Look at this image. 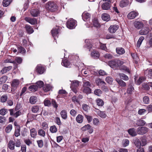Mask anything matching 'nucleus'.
I'll return each mask as SVG.
<instances>
[{
  "label": "nucleus",
  "instance_id": "f257e3e1",
  "mask_svg": "<svg viewBox=\"0 0 152 152\" xmlns=\"http://www.w3.org/2000/svg\"><path fill=\"white\" fill-rule=\"evenodd\" d=\"M46 8L49 11L54 12L57 9V5L53 2L49 1L45 5Z\"/></svg>",
  "mask_w": 152,
  "mask_h": 152
},
{
  "label": "nucleus",
  "instance_id": "f03ea898",
  "mask_svg": "<svg viewBox=\"0 0 152 152\" xmlns=\"http://www.w3.org/2000/svg\"><path fill=\"white\" fill-rule=\"evenodd\" d=\"M76 25V21L72 18L69 19L66 23V26L68 28L70 29L74 28Z\"/></svg>",
  "mask_w": 152,
  "mask_h": 152
},
{
  "label": "nucleus",
  "instance_id": "7ed1b4c3",
  "mask_svg": "<svg viewBox=\"0 0 152 152\" xmlns=\"http://www.w3.org/2000/svg\"><path fill=\"white\" fill-rule=\"evenodd\" d=\"M91 83L88 81L84 82L83 92L87 94L90 93L91 90L90 87H91Z\"/></svg>",
  "mask_w": 152,
  "mask_h": 152
},
{
  "label": "nucleus",
  "instance_id": "20e7f679",
  "mask_svg": "<svg viewBox=\"0 0 152 152\" xmlns=\"http://www.w3.org/2000/svg\"><path fill=\"white\" fill-rule=\"evenodd\" d=\"M79 85V82L78 81L74 80L72 81L70 88L75 93L77 92V88Z\"/></svg>",
  "mask_w": 152,
  "mask_h": 152
},
{
  "label": "nucleus",
  "instance_id": "39448f33",
  "mask_svg": "<svg viewBox=\"0 0 152 152\" xmlns=\"http://www.w3.org/2000/svg\"><path fill=\"white\" fill-rule=\"evenodd\" d=\"M148 131V129L146 127L142 126L138 127L137 130V134L143 135L147 133Z\"/></svg>",
  "mask_w": 152,
  "mask_h": 152
},
{
  "label": "nucleus",
  "instance_id": "423d86ee",
  "mask_svg": "<svg viewBox=\"0 0 152 152\" xmlns=\"http://www.w3.org/2000/svg\"><path fill=\"white\" fill-rule=\"evenodd\" d=\"M134 27L137 29H140L144 26V23L142 21L136 20L133 23Z\"/></svg>",
  "mask_w": 152,
  "mask_h": 152
},
{
  "label": "nucleus",
  "instance_id": "0eeeda50",
  "mask_svg": "<svg viewBox=\"0 0 152 152\" xmlns=\"http://www.w3.org/2000/svg\"><path fill=\"white\" fill-rule=\"evenodd\" d=\"M25 20L31 25H34L37 23L36 19L34 18L26 17L25 18Z\"/></svg>",
  "mask_w": 152,
  "mask_h": 152
},
{
  "label": "nucleus",
  "instance_id": "6e6552de",
  "mask_svg": "<svg viewBox=\"0 0 152 152\" xmlns=\"http://www.w3.org/2000/svg\"><path fill=\"white\" fill-rule=\"evenodd\" d=\"M119 28L118 25H115L111 26L109 28V31L111 33H114Z\"/></svg>",
  "mask_w": 152,
  "mask_h": 152
},
{
  "label": "nucleus",
  "instance_id": "1a4fd4ad",
  "mask_svg": "<svg viewBox=\"0 0 152 152\" xmlns=\"http://www.w3.org/2000/svg\"><path fill=\"white\" fill-rule=\"evenodd\" d=\"M150 31L148 27H146L142 28L139 31V34L141 35H145L147 34Z\"/></svg>",
  "mask_w": 152,
  "mask_h": 152
},
{
  "label": "nucleus",
  "instance_id": "9d476101",
  "mask_svg": "<svg viewBox=\"0 0 152 152\" xmlns=\"http://www.w3.org/2000/svg\"><path fill=\"white\" fill-rule=\"evenodd\" d=\"M138 15V13L136 12L133 11L130 12L128 14L127 17L130 19H133L135 18Z\"/></svg>",
  "mask_w": 152,
  "mask_h": 152
},
{
  "label": "nucleus",
  "instance_id": "9b49d317",
  "mask_svg": "<svg viewBox=\"0 0 152 152\" xmlns=\"http://www.w3.org/2000/svg\"><path fill=\"white\" fill-rule=\"evenodd\" d=\"M36 71L39 74H42L44 72L45 69L41 65H38L36 67Z\"/></svg>",
  "mask_w": 152,
  "mask_h": 152
},
{
  "label": "nucleus",
  "instance_id": "f8f14e48",
  "mask_svg": "<svg viewBox=\"0 0 152 152\" xmlns=\"http://www.w3.org/2000/svg\"><path fill=\"white\" fill-rule=\"evenodd\" d=\"M59 30V28L58 27H56V28H53L51 30L52 34L53 37H58Z\"/></svg>",
  "mask_w": 152,
  "mask_h": 152
},
{
  "label": "nucleus",
  "instance_id": "ddd939ff",
  "mask_svg": "<svg viewBox=\"0 0 152 152\" xmlns=\"http://www.w3.org/2000/svg\"><path fill=\"white\" fill-rule=\"evenodd\" d=\"M19 84V81L17 79L14 80L11 83V86L12 89H15L18 86Z\"/></svg>",
  "mask_w": 152,
  "mask_h": 152
},
{
  "label": "nucleus",
  "instance_id": "4468645a",
  "mask_svg": "<svg viewBox=\"0 0 152 152\" xmlns=\"http://www.w3.org/2000/svg\"><path fill=\"white\" fill-rule=\"evenodd\" d=\"M82 18L84 21L88 20L90 18V15L86 12H84L82 15Z\"/></svg>",
  "mask_w": 152,
  "mask_h": 152
},
{
  "label": "nucleus",
  "instance_id": "2eb2a0df",
  "mask_svg": "<svg viewBox=\"0 0 152 152\" xmlns=\"http://www.w3.org/2000/svg\"><path fill=\"white\" fill-rule=\"evenodd\" d=\"M128 132L129 135L132 137L136 136L137 134V132H136L135 129L134 128H132L129 129L128 130Z\"/></svg>",
  "mask_w": 152,
  "mask_h": 152
},
{
  "label": "nucleus",
  "instance_id": "dca6fc26",
  "mask_svg": "<svg viewBox=\"0 0 152 152\" xmlns=\"http://www.w3.org/2000/svg\"><path fill=\"white\" fill-rule=\"evenodd\" d=\"M102 19L104 21H108L110 19V15L107 13H104L102 15Z\"/></svg>",
  "mask_w": 152,
  "mask_h": 152
},
{
  "label": "nucleus",
  "instance_id": "f3484780",
  "mask_svg": "<svg viewBox=\"0 0 152 152\" xmlns=\"http://www.w3.org/2000/svg\"><path fill=\"white\" fill-rule=\"evenodd\" d=\"M129 4L128 0H122L119 3V6L121 7H124L126 6Z\"/></svg>",
  "mask_w": 152,
  "mask_h": 152
},
{
  "label": "nucleus",
  "instance_id": "a211bd4d",
  "mask_svg": "<svg viewBox=\"0 0 152 152\" xmlns=\"http://www.w3.org/2000/svg\"><path fill=\"white\" fill-rule=\"evenodd\" d=\"M61 64L66 67L69 68L71 67V64L67 60H63Z\"/></svg>",
  "mask_w": 152,
  "mask_h": 152
},
{
  "label": "nucleus",
  "instance_id": "6ab92c4d",
  "mask_svg": "<svg viewBox=\"0 0 152 152\" xmlns=\"http://www.w3.org/2000/svg\"><path fill=\"white\" fill-rule=\"evenodd\" d=\"M31 15L33 17L37 16L39 13V10L38 9H32L30 11Z\"/></svg>",
  "mask_w": 152,
  "mask_h": 152
},
{
  "label": "nucleus",
  "instance_id": "aec40b11",
  "mask_svg": "<svg viewBox=\"0 0 152 152\" xmlns=\"http://www.w3.org/2000/svg\"><path fill=\"white\" fill-rule=\"evenodd\" d=\"M95 82L98 86H104L106 84L105 83L104 81L99 78L96 79L95 80Z\"/></svg>",
  "mask_w": 152,
  "mask_h": 152
},
{
  "label": "nucleus",
  "instance_id": "412c9836",
  "mask_svg": "<svg viewBox=\"0 0 152 152\" xmlns=\"http://www.w3.org/2000/svg\"><path fill=\"white\" fill-rule=\"evenodd\" d=\"M102 9L104 10H109L110 8V3H104L102 4Z\"/></svg>",
  "mask_w": 152,
  "mask_h": 152
},
{
  "label": "nucleus",
  "instance_id": "4be33fe9",
  "mask_svg": "<svg viewBox=\"0 0 152 152\" xmlns=\"http://www.w3.org/2000/svg\"><path fill=\"white\" fill-rule=\"evenodd\" d=\"M115 80L120 86L125 87L126 86V83L122 80L116 78L115 79Z\"/></svg>",
  "mask_w": 152,
  "mask_h": 152
},
{
  "label": "nucleus",
  "instance_id": "5701e85b",
  "mask_svg": "<svg viewBox=\"0 0 152 152\" xmlns=\"http://www.w3.org/2000/svg\"><path fill=\"white\" fill-rule=\"evenodd\" d=\"M85 43H86L85 47L87 48L90 50V49L92 48V45L91 44V41L88 39H86L85 40Z\"/></svg>",
  "mask_w": 152,
  "mask_h": 152
},
{
  "label": "nucleus",
  "instance_id": "b1692460",
  "mask_svg": "<svg viewBox=\"0 0 152 152\" xmlns=\"http://www.w3.org/2000/svg\"><path fill=\"white\" fill-rule=\"evenodd\" d=\"M26 31L29 34H31L34 32L33 28L29 25H27L26 26Z\"/></svg>",
  "mask_w": 152,
  "mask_h": 152
},
{
  "label": "nucleus",
  "instance_id": "393cba45",
  "mask_svg": "<svg viewBox=\"0 0 152 152\" xmlns=\"http://www.w3.org/2000/svg\"><path fill=\"white\" fill-rule=\"evenodd\" d=\"M37 134V131L35 129L33 128L30 130V135L31 137L35 138Z\"/></svg>",
  "mask_w": 152,
  "mask_h": 152
},
{
  "label": "nucleus",
  "instance_id": "a878e982",
  "mask_svg": "<svg viewBox=\"0 0 152 152\" xmlns=\"http://www.w3.org/2000/svg\"><path fill=\"white\" fill-rule=\"evenodd\" d=\"M38 87L36 85H33L30 86L29 88V90L32 92H35L37 90Z\"/></svg>",
  "mask_w": 152,
  "mask_h": 152
},
{
  "label": "nucleus",
  "instance_id": "bb28decb",
  "mask_svg": "<svg viewBox=\"0 0 152 152\" xmlns=\"http://www.w3.org/2000/svg\"><path fill=\"white\" fill-rule=\"evenodd\" d=\"M12 69V67L11 66L5 67L1 71L0 73L1 74H3L4 73H6L8 71L11 70Z\"/></svg>",
  "mask_w": 152,
  "mask_h": 152
},
{
  "label": "nucleus",
  "instance_id": "cd10ccee",
  "mask_svg": "<svg viewBox=\"0 0 152 152\" xmlns=\"http://www.w3.org/2000/svg\"><path fill=\"white\" fill-rule=\"evenodd\" d=\"M8 147L10 150H14L15 148V143L12 140H10L9 142Z\"/></svg>",
  "mask_w": 152,
  "mask_h": 152
},
{
  "label": "nucleus",
  "instance_id": "c85d7f7f",
  "mask_svg": "<svg viewBox=\"0 0 152 152\" xmlns=\"http://www.w3.org/2000/svg\"><path fill=\"white\" fill-rule=\"evenodd\" d=\"M92 24L95 27H100V25L97 19L94 18L92 19Z\"/></svg>",
  "mask_w": 152,
  "mask_h": 152
},
{
  "label": "nucleus",
  "instance_id": "c756f323",
  "mask_svg": "<svg viewBox=\"0 0 152 152\" xmlns=\"http://www.w3.org/2000/svg\"><path fill=\"white\" fill-rule=\"evenodd\" d=\"M116 51L117 53L119 54H122L125 53L124 49L121 47L117 48H116Z\"/></svg>",
  "mask_w": 152,
  "mask_h": 152
},
{
  "label": "nucleus",
  "instance_id": "7c9ffc66",
  "mask_svg": "<svg viewBox=\"0 0 152 152\" xmlns=\"http://www.w3.org/2000/svg\"><path fill=\"white\" fill-rule=\"evenodd\" d=\"M83 117L81 115L79 114L76 118V121L79 123H81L82 122L83 120Z\"/></svg>",
  "mask_w": 152,
  "mask_h": 152
},
{
  "label": "nucleus",
  "instance_id": "2f4dec72",
  "mask_svg": "<svg viewBox=\"0 0 152 152\" xmlns=\"http://www.w3.org/2000/svg\"><path fill=\"white\" fill-rule=\"evenodd\" d=\"M91 56L93 57L94 58H98L99 56V53L96 51L93 50L91 53Z\"/></svg>",
  "mask_w": 152,
  "mask_h": 152
},
{
  "label": "nucleus",
  "instance_id": "473e14b6",
  "mask_svg": "<svg viewBox=\"0 0 152 152\" xmlns=\"http://www.w3.org/2000/svg\"><path fill=\"white\" fill-rule=\"evenodd\" d=\"M108 64L110 67L112 68L116 67V60L109 61Z\"/></svg>",
  "mask_w": 152,
  "mask_h": 152
},
{
  "label": "nucleus",
  "instance_id": "72a5a7b5",
  "mask_svg": "<svg viewBox=\"0 0 152 152\" xmlns=\"http://www.w3.org/2000/svg\"><path fill=\"white\" fill-rule=\"evenodd\" d=\"M146 124L145 121L143 120L140 119L137 121L136 124L138 126H143Z\"/></svg>",
  "mask_w": 152,
  "mask_h": 152
},
{
  "label": "nucleus",
  "instance_id": "f704fd0d",
  "mask_svg": "<svg viewBox=\"0 0 152 152\" xmlns=\"http://www.w3.org/2000/svg\"><path fill=\"white\" fill-rule=\"evenodd\" d=\"M118 75L120 76L121 79L124 80H129L128 77L123 73H119Z\"/></svg>",
  "mask_w": 152,
  "mask_h": 152
},
{
  "label": "nucleus",
  "instance_id": "c9c22d12",
  "mask_svg": "<svg viewBox=\"0 0 152 152\" xmlns=\"http://www.w3.org/2000/svg\"><path fill=\"white\" fill-rule=\"evenodd\" d=\"M97 114L100 117L102 118H105L106 117V115L105 114V112H102L100 111H99Z\"/></svg>",
  "mask_w": 152,
  "mask_h": 152
},
{
  "label": "nucleus",
  "instance_id": "e433bc0d",
  "mask_svg": "<svg viewBox=\"0 0 152 152\" xmlns=\"http://www.w3.org/2000/svg\"><path fill=\"white\" fill-rule=\"evenodd\" d=\"M124 63V62L122 60H116V67L121 66Z\"/></svg>",
  "mask_w": 152,
  "mask_h": 152
},
{
  "label": "nucleus",
  "instance_id": "4c0bfd02",
  "mask_svg": "<svg viewBox=\"0 0 152 152\" xmlns=\"http://www.w3.org/2000/svg\"><path fill=\"white\" fill-rule=\"evenodd\" d=\"M12 128V126L11 124L8 125L6 127L5 131L7 133H10Z\"/></svg>",
  "mask_w": 152,
  "mask_h": 152
},
{
  "label": "nucleus",
  "instance_id": "58836bf2",
  "mask_svg": "<svg viewBox=\"0 0 152 152\" xmlns=\"http://www.w3.org/2000/svg\"><path fill=\"white\" fill-rule=\"evenodd\" d=\"M134 144L137 147H140L141 146V141L138 139H136L134 140Z\"/></svg>",
  "mask_w": 152,
  "mask_h": 152
},
{
  "label": "nucleus",
  "instance_id": "ea45409f",
  "mask_svg": "<svg viewBox=\"0 0 152 152\" xmlns=\"http://www.w3.org/2000/svg\"><path fill=\"white\" fill-rule=\"evenodd\" d=\"M61 117L64 119H65L67 118V113L66 110H63L60 113Z\"/></svg>",
  "mask_w": 152,
  "mask_h": 152
},
{
  "label": "nucleus",
  "instance_id": "a19ab883",
  "mask_svg": "<svg viewBox=\"0 0 152 152\" xmlns=\"http://www.w3.org/2000/svg\"><path fill=\"white\" fill-rule=\"evenodd\" d=\"M52 88V86L50 85H46L43 88V89L45 92L50 91Z\"/></svg>",
  "mask_w": 152,
  "mask_h": 152
},
{
  "label": "nucleus",
  "instance_id": "79ce46f5",
  "mask_svg": "<svg viewBox=\"0 0 152 152\" xmlns=\"http://www.w3.org/2000/svg\"><path fill=\"white\" fill-rule=\"evenodd\" d=\"M39 106H34L32 107L31 111L34 113H37L39 110Z\"/></svg>",
  "mask_w": 152,
  "mask_h": 152
},
{
  "label": "nucleus",
  "instance_id": "37998d69",
  "mask_svg": "<svg viewBox=\"0 0 152 152\" xmlns=\"http://www.w3.org/2000/svg\"><path fill=\"white\" fill-rule=\"evenodd\" d=\"M12 0H4L3 1V4L4 7H7L9 5Z\"/></svg>",
  "mask_w": 152,
  "mask_h": 152
},
{
  "label": "nucleus",
  "instance_id": "c03bdc74",
  "mask_svg": "<svg viewBox=\"0 0 152 152\" xmlns=\"http://www.w3.org/2000/svg\"><path fill=\"white\" fill-rule=\"evenodd\" d=\"M144 38L143 37H141L138 39L137 43V47H139L142 43V41L144 39Z\"/></svg>",
  "mask_w": 152,
  "mask_h": 152
},
{
  "label": "nucleus",
  "instance_id": "a18cd8bd",
  "mask_svg": "<svg viewBox=\"0 0 152 152\" xmlns=\"http://www.w3.org/2000/svg\"><path fill=\"white\" fill-rule=\"evenodd\" d=\"M7 77L6 76H4L0 78V84H2L5 83L7 80Z\"/></svg>",
  "mask_w": 152,
  "mask_h": 152
},
{
  "label": "nucleus",
  "instance_id": "49530a36",
  "mask_svg": "<svg viewBox=\"0 0 152 152\" xmlns=\"http://www.w3.org/2000/svg\"><path fill=\"white\" fill-rule=\"evenodd\" d=\"M37 101V98L35 96H32L30 97L29 99L30 102L32 104L35 103Z\"/></svg>",
  "mask_w": 152,
  "mask_h": 152
},
{
  "label": "nucleus",
  "instance_id": "de8ad7c7",
  "mask_svg": "<svg viewBox=\"0 0 152 152\" xmlns=\"http://www.w3.org/2000/svg\"><path fill=\"white\" fill-rule=\"evenodd\" d=\"M96 102L97 104L99 106H102L104 104V102L102 100L98 98L96 99Z\"/></svg>",
  "mask_w": 152,
  "mask_h": 152
},
{
  "label": "nucleus",
  "instance_id": "09e8293b",
  "mask_svg": "<svg viewBox=\"0 0 152 152\" xmlns=\"http://www.w3.org/2000/svg\"><path fill=\"white\" fill-rule=\"evenodd\" d=\"M38 134L39 135L42 137H44L45 135V132L42 129H40L38 130Z\"/></svg>",
  "mask_w": 152,
  "mask_h": 152
},
{
  "label": "nucleus",
  "instance_id": "8fccbe9b",
  "mask_svg": "<svg viewBox=\"0 0 152 152\" xmlns=\"http://www.w3.org/2000/svg\"><path fill=\"white\" fill-rule=\"evenodd\" d=\"M105 81L108 83L111 84L112 83L113 79L110 77H107L105 78Z\"/></svg>",
  "mask_w": 152,
  "mask_h": 152
},
{
  "label": "nucleus",
  "instance_id": "3c124183",
  "mask_svg": "<svg viewBox=\"0 0 152 152\" xmlns=\"http://www.w3.org/2000/svg\"><path fill=\"white\" fill-rule=\"evenodd\" d=\"M50 131L52 133H54L57 132V129L56 126H55L53 125L50 127Z\"/></svg>",
  "mask_w": 152,
  "mask_h": 152
},
{
  "label": "nucleus",
  "instance_id": "603ef678",
  "mask_svg": "<svg viewBox=\"0 0 152 152\" xmlns=\"http://www.w3.org/2000/svg\"><path fill=\"white\" fill-rule=\"evenodd\" d=\"M20 127H18V128L15 129V135L16 137H18L20 135Z\"/></svg>",
  "mask_w": 152,
  "mask_h": 152
},
{
  "label": "nucleus",
  "instance_id": "864d4df0",
  "mask_svg": "<svg viewBox=\"0 0 152 152\" xmlns=\"http://www.w3.org/2000/svg\"><path fill=\"white\" fill-rule=\"evenodd\" d=\"M23 45L26 47L28 45L29 46V45H31V43L29 41H28L27 40L25 39H24L23 40Z\"/></svg>",
  "mask_w": 152,
  "mask_h": 152
},
{
  "label": "nucleus",
  "instance_id": "5fc2aeb1",
  "mask_svg": "<svg viewBox=\"0 0 152 152\" xmlns=\"http://www.w3.org/2000/svg\"><path fill=\"white\" fill-rule=\"evenodd\" d=\"M7 95H3L1 97V102H4L7 101Z\"/></svg>",
  "mask_w": 152,
  "mask_h": 152
},
{
  "label": "nucleus",
  "instance_id": "6e6d98bb",
  "mask_svg": "<svg viewBox=\"0 0 152 152\" xmlns=\"http://www.w3.org/2000/svg\"><path fill=\"white\" fill-rule=\"evenodd\" d=\"M94 92V94L98 96H100L102 93V91L99 89L95 90Z\"/></svg>",
  "mask_w": 152,
  "mask_h": 152
},
{
  "label": "nucleus",
  "instance_id": "4d7b16f0",
  "mask_svg": "<svg viewBox=\"0 0 152 152\" xmlns=\"http://www.w3.org/2000/svg\"><path fill=\"white\" fill-rule=\"evenodd\" d=\"M145 80V77H140L137 82V85H140Z\"/></svg>",
  "mask_w": 152,
  "mask_h": 152
},
{
  "label": "nucleus",
  "instance_id": "13d9d810",
  "mask_svg": "<svg viewBox=\"0 0 152 152\" xmlns=\"http://www.w3.org/2000/svg\"><path fill=\"white\" fill-rule=\"evenodd\" d=\"M18 51L22 54L25 53L26 51L25 49L21 46H20L18 48Z\"/></svg>",
  "mask_w": 152,
  "mask_h": 152
},
{
  "label": "nucleus",
  "instance_id": "bf43d9fd",
  "mask_svg": "<svg viewBox=\"0 0 152 152\" xmlns=\"http://www.w3.org/2000/svg\"><path fill=\"white\" fill-rule=\"evenodd\" d=\"M90 127L91 126L87 124L82 127L81 128V130L83 131H85L86 130H88V129L90 128Z\"/></svg>",
  "mask_w": 152,
  "mask_h": 152
},
{
  "label": "nucleus",
  "instance_id": "052dcab7",
  "mask_svg": "<svg viewBox=\"0 0 152 152\" xmlns=\"http://www.w3.org/2000/svg\"><path fill=\"white\" fill-rule=\"evenodd\" d=\"M134 90V88L131 85L129 86V87L127 89V93L129 94H131L132 91Z\"/></svg>",
  "mask_w": 152,
  "mask_h": 152
},
{
  "label": "nucleus",
  "instance_id": "680f3d73",
  "mask_svg": "<svg viewBox=\"0 0 152 152\" xmlns=\"http://www.w3.org/2000/svg\"><path fill=\"white\" fill-rule=\"evenodd\" d=\"M70 115L73 117H75L77 115V111L74 109L71 110L70 112Z\"/></svg>",
  "mask_w": 152,
  "mask_h": 152
},
{
  "label": "nucleus",
  "instance_id": "e2e57ef3",
  "mask_svg": "<svg viewBox=\"0 0 152 152\" xmlns=\"http://www.w3.org/2000/svg\"><path fill=\"white\" fill-rule=\"evenodd\" d=\"M36 85L38 87V88L39 87L40 88L43 86L44 85V83L42 81H39L36 83Z\"/></svg>",
  "mask_w": 152,
  "mask_h": 152
},
{
  "label": "nucleus",
  "instance_id": "0e129e2a",
  "mask_svg": "<svg viewBox=\"0 0 152 152\" xmlns=\"http://www.w3.org/2000/svg\"><path fill=\"white\" fill-rule=\"evenodd\" d=\"M82 108L84 110L88 112L89 108V107L86 104H83L82 105Z\"/></svg>",
  "mask_w": 152,
  "mask_h": 152
},
{
  "label": "nucleus",
  "instance_id": "69168bd1",
  "mask_svg": "<svg viewBox=\"0 0 152 152\" xmlns=\"http://www.w3.org/2000/svg\"><path fill=\"white\" fill-rule=\"evenodd\" d=\"M143 101L145 104L149 103V98L148 96H145L143 98Z\"/></svg>",
  "mask_w": 152,
  "mask_h": 152
},
{
  "label": "nucleus",
  "instance_id": "338daca9",
  "mask_svg": "<svg viewBox=\"0 0 152 152\" xmlns=\"http://www.w3.org/2000/svg\"><path fill=\"white\" fill-rule=\"evenodd\" d=\"M7 112V110L6 109H2L0 110V114L1 115H4Z\"/></svg>",
  "mask_w": 152,
  "mask_h": 152
},
{
  "label": "nucleus",
  "instance_id": "774afa93",
  "mask_svg": "<svg viewBox=\"0 0 152 152\" xmlns=\"http://www.w3.org/2000/svg\"><path fill=\"white\" fill-rule=\"evenodd\" d=\"M93 122L94 125H98L99 124V121L98 118H95L93 119Z\"/></svg>",
  "mask_w": 152,
  "mask_h": 152
}]
</instances>
